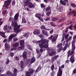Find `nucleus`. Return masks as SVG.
I'll return each mask as SVG.
<instances>
[{
    "mask_svg": "<svg viewBox=\"0 0 76 76\" xmlns=\"http://www.w3.org/2000/svg\"><path fill=\"white\" fill-rule=\"evenodd\" d=\"M5 50H7V51H9V50H10V48L9 47V46L8 45V44L7 43H6L5 44Z\"/></svg>",
    "mask_w": 76,
    "mask_h": 76,
    "instance_id": "ddd939ff",
    "label": "nucleus"
},
{
    "mask_svg": "<svg viewBox=\"0 0 76 76\" xmlns=\"http://www.w3.org/2000/svg\"><path fill=\"white\" fill-rule=\"evenodd\" d=\"M10 16H12V15H13V13H12V12H11L10 13Z\"/></svg>",
    "mask_w": 76,
    "mask_h": 76,
    "instance_id": "0e129e2a",
    "label": "nucleus"
},
{
    "mask_svg": "<svg viewBox=\"0 0 76 76\" xmlns=\"http://www.w3.org/2000/svg\"><path fill=\"white\" fill-rule=\"evenodd\" d=\"M40 6L42 8H44L45 7V5L44 4H41Z\"/></svg>",
    "mask_w": 76,
    "mask_h": 76,
    "instance_id": "c85d7f7f",
    "label": "nucleus"
},
{
    "mask_svg": "<svg viewBox=\"0 0 76 76\" xmlns=\"http://www.w3.org/2000/svg\"><path fill=\"white\" fill-rule=\"evenodd\" d=\"M70 4H71V6L72 7H73V8H75L76 7V4H75L73 3H71Z\"/></svg>",
    "mask_w": 76,
    "mask_h": 76,
    "instance_id": "473e14b6",
    "label": "nucleus"
},
{
    "mask_svg": "<svg viewBox=\"0 0 76 76\" xmlns=\"http://www.w3.org/2000/svg\"><path fill=\"white\" fill-rule=\"evenodd\" d=\"M18 40V39L17 38H14L13 39L14 42H16V41H17Z\"/></svg>",
    "mask_w": 76,
    "mask_h": 76,
    "instance_id": "a18cd8bd",
    "label": "nucleus"
},
{
    "mask_svg": "<svg viewBox=\"0 0 76 76\" xmlns=\"http://www.w3.org/2000/svg\"><path fill=\"white\" fill-rule=\"evenodd\" d=\"M50 24L52 26H57L56 25H54L53 22H50Z\"/></svg>",
    "mask_w": 76,
    "mask_h": 76,
    "instance_id": "e433bc0d",
    "label": "nucleus"
},
{
    "mask_svg": "<svg viewBox=\"0 0 76 76\" xmlns=\"http://www.w3.org/2000/svg\"><path fill=\"white\" fill-rule=\"evenodd\" d=\"M50 19V18H47L46 19H45V21H48V20H49Z\"/></svg>",
    "mask_w": 76,
    "mask_h": 76,
    "instance_id": "13d9d810",
    "label": "nucleus"
},
{
    "mask_svg": "<svg viewBox=\"0 0 76 76\" xmlns=\"http://www.w3.org/2000/svg\"><path fill=\"white\" fill-rule=\"evenodd\" d=\"M68 28L66 27V30L65 31V32H66V33H67L68 31Z\"/></svg>",
    "mask_w": 76,
    "mask_h": 76,
    "instance_id": "052dcab7",
    "label": "nucleus"
},
{
    "mask_svg": "<svg viewBox=\"0 0 76 76\" xmlns=\"http://www.w3.org/2000/svg\"><path fill=\"white\" fill-rule=\"evenodd\" d=\"M38 19L40 20V21L42 22H44V20L43 19L41 18V17L39 18Z\"/></svg>",
    "mask_w": 76,
    "mask_h": 76,
    "instance_id": "c03bdc74",
    "label": "nucleus"
},
{
    "mask_svg": "<svg viewBox=\"0 0 76 76\" xmlns=\"http://www.w3.org/2000/svg\"><path fill=\"white\" fill-rule=\"evenodd\" d=\"M50 73H51V74L50 76H54V72H53H53H51Z\"/></svg>",
    "mask_w": 76,
    "mask_h": 76,
    "instance_id": "e2e57ef3",
    "label": "nucleus"
},
{
    "mask_svg": "<svg viewBox=\"0 0 76 76\" xmlns=\"http://www.w3.org/2000/svg\"><path fill=\"white\" fill-rule=\"evenodd\" d=\"M51 60L52 61H54L55 60H54V57H52L51 58Z\"/></svg>",
    "mask_w": 76,
    "mask_h": 76,
    "instance_id": "69168bd1",
    "label": "nucleus"
},
{
    "mask_svg": "<svg viewBox=\"0 0 76 76\" xmlns=\"http://www.w3.org/2000/svg\"><path fill=\"white\" fill-rule=\"evenodd\" d=\"M60 3L62 5H64V6H65L66 4L65 2V1H63L62 0H61L60 1Z\"/></svg>",
    "mask_w": 76,
    "mask_h": 76,
    "instance_id": "aec40b11",
    "label": "nucleus"
},
{
    "mask_svg": "<svg viewBox=\"0 0 76 76\" xmlns=\"http://www.w3.org/2000/svg\"><path fill=\"white\" fill-rule=\"evenodd\" d=\"M10 63V61H9V59H7L6 62H5V64H8Z\"/></svg>",
    "mask_w": 76,
    "mask_h": 76,
    "instance_id": "72a5a7b5",
    "label": "nucleus"
},
{
    "mask_svg": "<svg viewBox=\"0 0 76 76\" xmlns=\"http://www.w3.org/2000/svg\"><path fill=\"white\" fill-rule=\"evenodd\" d=\"M68 37H69V34H66V35L65 36V39H67V38Z\"/></svg>",
    "mask_w": 76,
    "mask_h": 76,
    "instance_id": "8fccbe9b",
    "label": "nucleus"
},
{
    "mask_svg": "<svg viewBox=\"0 0 76 76\" xmlns=\"http://www.w3.org/2000/svg\"><path fill=\"white\" fill-rule=\"evenodd\" d=\"M29 1L28 0H27V1H24V3L25 4L24 5V7H25V6H26L27 5H28V3H29Z\"/></svg>",
    "mask_w": 76,
    "mask_h": 76,
    "instance_id": "b1692460",
    "label": "nucleus"
},
{
    "mask_svg": "<svg viewBox=\"0 0 76 76\" xmlns=\"http://www.w3.org/2000/svg\"><path fill=\"white\" fill-rule=\"evenodd\" d=\"M75 41H76L75 39H73V40L72 42V45H75Z\"/></svg>",
    "mask_w": 76,
    "mask_h": 76,
    "instance_id": "79ce46f5",
    "label": "nucleus"
},
{
    "mask_svg": "<svg viewBox=\"0 0 76 76\" xmlns=\"http://www.w3.org/2000/svg\"><path fill=\"white\" fill-rule=\"evenodd\" d=\"M39 37L41 38V39H43L44 38V36H43V35L40 34L39 35Z\"/></svg>",
    "mask_w": 76,
    "mask_h": 76,
    "instance_id": "bb28decb",
    "label": "nucleus"
},
{
    "mask_svg": "<svg viewBox=\"0 0 76 76\" xmlns=\"http://www.w3.org/2000/svg\"><path fill=\"white\" fill-rule=\"evenodd\" d=\"M25 43V41L23 40H21L20 41V46L21 45H23L24 43Z\"/></svg>",
    "mask_w": 76,
    "mask_h": 76,
    "instance_id": "5701e85b",
    "label": "nucleus"
},
{
    "mask_svg": "<svg viewBox=\"0 0 76 76\" xmlns=\"http://www.w3.org/2000/svg\"><path fill=\"white\" fill-rule=\"evenodd\" d=\"M64 68V65H62L61 67L59 66V70H58L57 76H61L62 74H63V71H62V69Z\"/></svg>",
    "mask_w": 76,
    "mask_h": 76,
    "instance_id": "39448f33",
    "label": "nucleus"
},
{
    "mask_svg": "<svg viewBox=\"0 0 76 76\" xmlns=\"http://www.w3.org/2000/svg\"><path fill=\"white\" fill-rule=\"evenodd\" d=\"M35 71L34 70L33 68H29L28 71L27 72L26 75V76H31V75H32Z\"/></svg>",
    "mask_w": 76,
    "mask_h": 76,
    "instance_id": "423d86ee",
    "label": "nucleus"
},
{
    "mask_svg": "<svg viewBox=\"0 0 76 76\" xmlns=\"http://www.w3.org/2000/svg\"><path fill=\"white\" fill-rule=\"evenodd\" d=\"M53 32H54V29H52L50 31V33L51 34L53 33Z\"/></svg>",
    "mask_w": 76,
    "mask_h": 76,
    "instance_id": "3c124183",
    "label": "nucleus"
},
{
    "mask_svg": "<svg viewBox=\"0 0 76 76\" xmlns=\"http://www.w3.org/2000/svg\"><path fill=\"white\" fill-rule=\"evenodd\" d=\"M58 57V55H57L55 56L53 58L55 60H56V59H57Z\"/></svg>",
    "mask_w": 76,
    "mask_h": 76,
    "instance_id": "de8ad7c7",
    "label": "nucleus"
},
{
    "mask_svg": "<svg viewBox=\"0 0 76 76\" xmlns=\"http://www.w3.org/2000/svg\"><path fill=\"white\" fill-rule=\"evenodd\" d=\"M54 64H52L51 66V68L53 73H54Z\"/></svg>",
    "mask_w": 76,
    "mask_h": 76,
    "instance_id": "412c9836",
    "label": "nucleus"
},
{
    "mask_svg": "<svg viewBox=\"0 0 76 76\" xmlns=\"http://www.w3.org/2000/svg\"><path fill=\"white\" fill-rule=\"evenodd\" d=\"M71 12L72 13V14H73L74 13H76V11H75L74 10L72 11H71Z\"/></svg>",
    "mask_w": 76,
    "mask_h": 76,
    "instance_id": "bf43d9fd",
    "label": "nucleus"
},
{
    "mask_svg": "<svg viewBox=\"0 0 76 76\" xmlns=\"http://www.w3.org/2000/svg\"><path fill=\"white\" fill-rule=\"evenodd\" d=\"M15 58L16 60L18 61L19 60V57L18 56H16L15 57Z\"/></svg>",
    "mask_w": 76,
    "mask_h": 76,
    "instance_id": "864d4df0",
    "label": "nucleus"
},
{
    "mask_svg": "<svg viewBox=\"0 0 76 76\" xmlns=\"http://www.w3.org/2000/svg\"><path fill=\"white\" fill-rule=\"evenodd\" d=\"M68 45V43H66L65 46L64 47L62 48V50L63 52L65 51V50H66V49H67V46Z\"/></svg>",
    "mask_w": 76,
    "mask_h": 76,
    "instance_id": "dca6fc26",
    "label": "nucleus"
},
{
    "mask_svg": "<svg viewBox=\"0 0 76 76\" xmlns=\"http://www.w3.org/2000/svg\"><path fill=\"white\" fill-rule=\"evenodd\" d=\"M74 28L75 29H76V24L74 26Z\"/></svg>",
    "mask_w": 76,
    "mask_h": 76,
    "instance_id": "774afa93",
    "label": "nucleus"
},
{
    "mask_svg": "<svg viewBox=\"0 0 76 76\" xmlns=\"http://www.w3.org/2000/svg\"><path fill=\"white\" fill-rule=\"evenodd\" d=\"M33 33L34 34H35V35H38V34H40L39 31L38 29H35L34 30Z\"/></svg>",
    "mask_w": 76,
    "mask_h": 76,
    "instance_id": "9d476101",
    "label": "nucleus"
},
{
    "mask_svg": "<svg viewBox=\"0 0 76 76\" xmlns=\"http://www.w3.org/2000/svg\"><path fill=\"white\" fill-rule=\"evenodd\" d=\"M62 50H63V47L61 46L59 48L58 51V53H59V52H60V51H61Z\"/></svg>",
    "mask_w": 76,
    "mask_h": 76,
    "instance_id": "7c9ffc66",
    "label": "nucleus"
},
{
    "mask_svg": "<svg viewBox=\"0 0 76 76\" xmlns=\"http://www.w3.org/2000/svg\"><path fill=\"white\" fill-rule=\"evenodd\" d=\"M76 39V35H74L73 37V39Z\"/></svg>",
    "mask_w": 76,
    "mask_h": 76,
    "instance_id": "338daca9",
    "label": "nucleus"
},
{
    "mask_svg": "<svg viewBox=\"0 0 76 76\" xmlns=\"http://www.w3.org/2000/svg\"><path fill=\"white\" fill-rule=\"evenodd\" d=\"M28 7L30 9H34L35 7V5L31 2H29L28 3Z\"/></svg>",
    "mask_w": 76,
    "mask_h": 76,
    "instance_id": "1a4fd4ad",
    "label": "nucleus"
},
{
    "mask_svg": "<svg viewBox=\"0 0 76 76\" xmlns=\"http://www.w3.org/2000/svg\"><path fill=\"white\" fill-rule=\"evenodd\" d=\"M16 33V34H12L10 35V36L9 37V39H8V41H10L13 38H15V37H16V36H17V35H18V33Z\"/></svg>",
    "mask_w": 76,
    "mask_h": 76,
    "instance_id": "6e6552de",
    "label": "nucleus"
},
{
    "mask_svg": "<svg viewBox=\"0 0 76 76\" xmlns=\"http://www.w3.org/2000/svg\"><path fill=\"white\" fill-rule=\"evenodd\" d=\"M55 53H56V51H52L49 54V56H52L54 55Z\"/></svg>",
    "mask_w": 76,
    "mask_h": 76,
    "instance_id": "f3484780",
    "label": "nucleus"
},
{
    "mask_svg": "<svg viewBox=\"0 0 76 76\" xmlns=\"http://www.w3.org/2000/svg\"><path fill=\"white\" fill-rule=\"evenodd\" d=\"M41 29H45L47 30V31H50V30H51V29H49L48 28H45V27L44 25H42L40 27Z\"/></svg>",
    "mask_w": 76,
    "mask_h": 76,
    "instance_id": "2eb2a0df",
    "label": "nucleus"
},
{
    "mask_svg": "<svg viewBox=\"0 0 76 76\" xmlns=\"http://www.w3.org/2000/svg\"><path fill=\"white\" fill-rule=\"evenodd\" d=\"M64 40V37L63 36L62 39L61 40V42H63Z\"/></svg>",
    "mask_w": 76,
    "mask_h": 76,
    "instance_id": "6e6d98bb",
    "label": "nucleus"
},
{
    "mask_svg": "<svg viewBox=\"0 0 76 76\" xmlns=\"http://www.w3.org/2000/svg\"><path fill=\"white\" fill-rule=\"evenodd\" d=\"M0 35L3 38H6V35H5V33L3 31H0Z\"/></svg>",
    "mask_w": 76,
    "mask_h": 76,
    "instance_id": "4468645a",
    "label": "nucleus"
},
{
    "mask_svg": "<svg viewBox=\"0 0 76 76\" xmlns=\"http://www.w3.org/2000/svg\"><path fill=\"white\" fill-rule=\"evenodd\" d=\"M10 54L11 57H13L14 56V54L12 52L10 53Z\"/></svg>",
    "mask_w": 76,
    "mask_h": 76,
    "instance_id": "09e8293b",
    "label": "nucleus"
},
{
    "mask_svg": "<svg viewBox=\"0 0 76 76\" xmlns=\"http://www.w3.org/2000/svg\"><path fill=\"white\" fill-rule=\"evenodd\" d=\"M20 64L21 66H20V67L22 69H23V61H20Z\"/></svg>",
    "mask_w": 76,
    "mask_h": 76,
    "instance_id": "6ab92c4d",
    "label": "nucleus"
},
{
    "mask_svg": "<svg viewBox=\"0 0 76 76\" xmlns=\"http://www.w3.org/2000/svg\"><path fill=\"white\" fill-rule=\"evenodd\" d=\"M7 76H12L13 74L12 72L8 71L7 72Z\"/></svg>",
    "mask_w": 76,
    "mask_h": 76,
    "instance_id": "a878e982",
    "label": "nucleus"
},
{
    "mask_svg": "<svg viewBox=\"0 0 76 76\" xmlns=\"http://www.w3.org/2000/svg\"><path fill=\"white\" fill-rule=\"evenodd\" d=\"M35 16L36 18H38V19H39V18H40V17L39 16H40V15L39 13H37L36 14Z\"/></svg>",
    "mask_w": 76,
    "mask_h": 76,
    "instance_id": "cd10ccee",
    "label": "nucleus"
},
{
    "mask_svg": "<svg viewBox=\"0 0 76 76\" xmlns=\"http://www.w3.org/2000/svg\"><path fill=\"white\" fill-rule=\"evenodd\" d=\"M24 55H27V52L26 51H24L23 54Z\"/></svg>",
    "mask_w": 76,
    "mask_h": 76,
    "instance_id": "4d7b16f0",
    "label": "nucleus"
},
{
    "mask_svg": "<svg viewBox=\"0 0 76 76\" xmlns=\"http://www.w3.org/2000/svg\"><path fill=\"white\" fill-rule=\"evenodd\" d=\"M62 45V43L59 44L57 45V47L58 48V47H61Z\"/></svg>",
    "mask_w": 76,
    "mask_h": 76,
    "instance_id": "58836bf2",
    "label": "nucleus"
},
{
    "mask_svg": "<svg viewBox=\"0 0 76 76\" xmlns=\"http://www.w3.org/2000/svg\"><path fill=\"white\" fill-rule=\"evenodd\" d=\"M19 45V42H16L13 44V47H17Z\"/></svg>",
    "mask_w": 76,
    "mask_h": 76,
    "instance_id": "4be33fe9",
    "label": "nucleus"
},
{
    "mask_svg": "<svg viewBox=\"0 0 76 76\" xmlns=\"http://www.w3.org/2000/svg\"><path fill=\"white\" fill-rule=\"evenodd\" d=\"M49 42V40L47 39H41L36 42V44L41 43L39 44V47L41 48L40 49V51L41 53L43 51V49L42 48H47L48 47V44Z\"/></svg>",
    "mask_w": 76,
    "mask_h": 76,
    "instance_id": "f03ea898",
    "label": "nucleus"
},
{
    "mask_svg": "<svg viewBox=\"0 0 76 76\" xmlns=\"http://www.w3.org/2000/svg\"><path fill=\"white\" fill-rule=\"evenodd\" d=\"M22 22L23 23H26V20H25V19L24 18L22 19Z\"/></svg>",
    "mask_w": 76,
    "mask_h": 76,
    "instance_id": "ea45409f",
    "label": "nucleus"
},
{
    "mask_svg": "<svg viewBox=\"0 0 76 76\" xmlns=\"http://www.w3.org/2000/svg\"><path fill=\"white\" fill-rule=\"evenodd\" d=\"M36 61V59H35V57H32L31 59V60L30 61V64H32V63H35Z\"/></svg>",
    "mask_w": 76,
    "mask_h": 76,
    "instance_id": "9b49d317",
    "label": "nucleus"
},
{
    "mask_svg": "<svg viewBox=\"0 0 76 76\" xmlns=\"http://www.w3.org/2000/svg\"><path fill=\"white\" fill-rule=\"evenodd\" d=\"M6 13H7V11L6 10H4L2 12L3 15H5Z\"/></svg>",
    "mask_w": 76,
    "mask_h": 76,
    "instance_id": "37998d69",
    "label": "nucleus"
},
{
    "mask_svg": "<svg viewBox=\"0 0 76 76\" xmlns=\"http://www.w3.org/2000/svg\"><path fill=\"white\" fill-rule=\"evenodd\" d=\"M36 53H37V54H39V50L38 49H36Z\"/></svg>",
    "mask_w": 76,
    "mask_h": 76,
    "instance_id": "49530a36",
    "label": "nucleus"
},
{
    "mask_svg": "<svg viewBox=\"0 0 76 76\" xmlns=\"http://www.w3.org/2000/svg\"><path fill=\"white\" fill-rule=\"evenodd\" d=\"M58 36V35L57 34L55 36H54L53 37V35H51L49 37L48 39L51 40L53 43H54V42H56V41H57Z\"/></svg>",
    "mask_w": 76,
    "mask_h": 76,
    "instance_id": "20e7f679",
    "label": "nucleus"
},
{
    "mask_svg": "<svg viewBox=\"0 0 76 76\" xmlns=\"http://www.w3.org/2000/svg\"><path fill=\"white\" fill-rule=\"evenodd\" d=\"M58 18H53L52 19V21H55V20H58Z\"/></svg>",
    "mask_w": 76,
    "mask_h": 76,
    "instance_id": "2f4dec72",
    "label": "nucleus"
},
{
    "mask_svg": "<svg viewBox=\"0 0 76 76\" xmlns=\"http://www.w3.org/2000/svg\"><path fill=\"white\" fill-rule=\"evenodd\" d=\"M42 32L43 34L47 37L48 36V32L45 30H42Z\"/></svg>",
    "mask_w": 76,
    "mask_h": 76,
    "instance_id": "f8f14e48",
    "label": "nucleus"
},
{
    "mask_svg": "<svg viewBox=\"0 0 76 76\" xmlns=\"http://www.w3.org/2000/svg\"><path fill=\"white\" fill-rule=\"evenodd\" d=\"M24 47H25V46H24V45H22L20 46V47H19L18 48V50H21L22 49H23Z\"/></svg>",
    "mask_w": 76,
    "mask_h": 76,
    "instance_id": "a211bd4d",
    "label": "nucleus"
},
{
    "mask_svg": "<svg viewBox=\"0 0 76 76\" xmlns=\"http://www.w3.org/2000/svg\"><path fill=\"white\" fill-rule=\"evenodd\" d=\"M50 9H51V7H50V6L46 8L45 10L46 11L48 12V11H49V10H50Z\"/></svg>",
    "mask_w": 76,
    "mask_h": 76,
    "instance_id": "c756f323",
    "label": "nucleus"
},
{
    "mask_svg": "<svg viewBox=\"0 0 76 76\" xmlns=\"http://www.w3.org/2000/svg\"><path fill=\"white\" fill-rule=\"evenodd\" d=\"M12 2V0H7L5 1L4 2V4L3 6V7L4 6L5 9L8 8V6L10 4V3Z\"/></svg>",
    "mask_w": 76,
    "mask_h": 76,
    "instance_id": "0eeeda50",
    "label": "nucleus"
},
{
    "mask_svg": "<svg viewBox=\"0 0 76 76\" xmlns=\"http://www.w3.org/2000/svg\"><path fill=\"white\" fill-rule=\"evenodd\" d=\"M19 15V13H16L14 17L15 20H12V21L11 26L14 27L13 29L15 33H19V32H20L22 31V29H19L21 26V25H18V23L16 22V21L18 19Z\"/></svg>",
    "mask_w": 76,
    "mask_h": 76,
    "instance_id": "f257e3e1",
    "label": "nucleus"
},
{
    "mask_svg": "<svg viewBox=\"0 0 76 76\" xmlns=\"http://www.w3.org/2000/svg\"><path fill=\"white\" fill-rule=\"evenodd\" d=\"M72 26H73V25L72 24H71V25H70L69 27V29H70L72 28Z\"/></svg>",
    "mask_w": 76,
    "mask_h": 76,
    "instance_id": "680f3d73",
    "label": "nucleus"
},
{
    "mask_svg": "<svg viewBox=\"0 0 76 76\" xmlns=\"http://www.w3.org/2000/svg\"><path fill=\"white\" fill-rule=\"evenodd\" d=\"M16 4V1L15 0H13L12 2V6H15Z\"/></svg>",
    "mask_w": 76,
    "mask_h": 76,
    "instance_id": "c9c22d12",
    "label": "nucleus"
},
{
    "mask_svg": "<svg viewBox=\"0 0 76 76\" xmlns=\"http://www.w3.org/2000/svg\"><path fill=\"white\" fill-rule=\"evenodd\" d=\"M13 20V18H12V17H11L10 18H9V21H10L11 22V20Z\"/></svg>",
    "mask_w": 76,
    "mask_h": 76,
    "instance_id": "5fc2aeb1",
    "label": "nucleus"
},
{
    "mask_svg": "<svg viewBox=\"0 0 76 76\" xmlns=\"http://www.w3.org/2000/svg\"><path fill=\"white\" fill-rule=\"evenodd\" d=\"M27 47L28 49L30 50H32V48L31 47V45H27Z\"/></svg>",
    "mask_w": 76,
    "mask_h": 76,
    "instance_id": "393cba45",
    "label": "nucleus"
},
{
    "mask_svg": "<svg viewBox=\"0 0 76 76\" xmlns=\"http://www.w3.org/2000/svg\"><path fill=\"white\" fill-rule=\"evenodd\" d=\"M72 49L71 52H70V50H69L68 52V58H69V57L70 56V55L72 56H71L70 58V61L71 62V63H73L75 61V56L74 54V51L76 49V47H75V45H72Z\"/></svg>",
    "mask_w": 76,
    "mask_h": 76,
    "instance_id": "7ed1b4c3",
    "label": "nucleus"
},
{
    "mask_svg": "<svg viewBox=\"0 0 76 76\" xmlns=\"http://www.w3.org/2000/svg\"><path fill=\"white\" fill-rule=\"evenodd\" d=\"M73 74H75L76 73V69H74L73 72Z\"/></svg>",
    "mask_w": 76,
    "mask_h": 76,
    "instance_id": "603ef678",
    "label": "nucleus"
},
{
    "mask_svg": "<svg viewBox=\"0 0 76 76\" xmlns=\"http://www.w3.org/2000/svg\"><path fill=\"white\" fill-rule=\"evenodd\" d=\"M27 57V55H23V57L24 59H26V57Z\"/></svg>",
    "mask_w": 76,
    "mask_h": 76,
    "instance_id": "4c0bfd02",
    "label": "nucleus"
},
{
    "mask_svg": "<svg viewBox=\"0 0 76 76\" xmlns=\"http://www.w3.org/2000/svg\"><path fill=\"white\" fill-rule=\"evenodd\" d=\"M3 29L5 31L6 30H7V25H5Z\"/></svg>",
    "mask_w": 76,
    "mask_h": 76,
    "instance_id": "f704fd0d",
    "label": "nucleus"
},
{
    "mask_svg": "<svg viewBox=\"0 0 76 76\" xmlns=\"http://www.w3.org/2000/svg\"><path fill=\"white\" fill-rule=\"evenodd\" d=\"M51 14V12H48L46 13V15L47 16H50Z\"/></svg>",
    "mask_w": 76,
    "mask_h": 76,
    "instance_id": "a19ab883",
    "label": "nucleus"
}]
</instances>
